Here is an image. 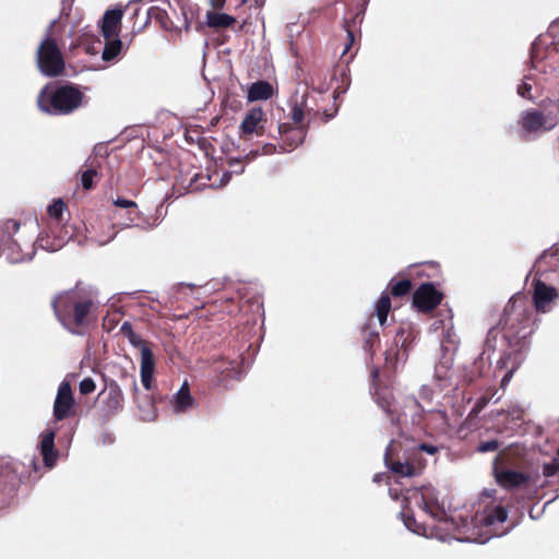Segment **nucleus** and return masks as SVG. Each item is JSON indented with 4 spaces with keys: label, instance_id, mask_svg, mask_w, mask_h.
I'll list each match as a JSON object with an SVG mask.
<instances>
[{
    "label": "nucleus",
    "instance_id": "f257e3e1",
    "mask_svg": "<svg viewBox=\"0 0 559 559\" xmlns=\"http://www.w3.org/2000/svg\"><path fill=\"white\" fill-rule=\"evenodd\" d=\"M51 308L58 322L73 335L84 336L95 321L94 300L76 289L59 293L51 300Z\"/></svg>",
    "mask_w": 559,
    "mask_h": 559
},
{
    "label": "nucleus",
    "instance_id": "f03ea898",
    "mask_svg": "<svg viewBox=\"0 0 559 559\" xmlns=\"http://www.w3.org/2000/svg\"><path fill=\"white\" fill-rule=\"evenodd\" d=\"M48 223L41 231L35 246L46 251L55 252L60 250L73 236L74 227L68 224L67 216H70L67 204L62 199H56L47 207Z\"/></svg>",
    "mask_w": 559,
    "mask_h": 559
},
{
    "label": "nucleus",
    "instance_id": "7ed1b4c3",
    "mask_svg": "<svg viewBox=\"0 0 559 559\" xmlns=\"http://www.w3.org/2000/svg\"><path fill=\"white\" fill-rule=\"evenodd\" d=\"M83 97V93L72 84H47L37 96V106L48 115H69L81 106Z\"/></svg>",
    "mask_w": 559,
    "mask_h": 559
},
{
    "label": "nucleus",
    "instance_id": "20e7f679",
    "mask_svg": "<svg viewBox=\"0 0 559 559\" xmlns=\"http://www.w3.org/2000/svg\"><path fill=\"white\" fill-rule=\"evenodd\" d=\"M37 68L47 78H57L63 74L66 62L63 55L51 36H47L38 46L36 52Z\"/></svg>",
    "mask_w": 559,
    "mask_h": 559
},
{
    "label": "nucleus",
    "instance_id": "39448f33",
    "mask_svg": "<svg viewBox=\"0 0 559 559\" xmlns=\"http://www.w3.org/2000/svg\"><path fill=\"white\" fill-rule=\"evenodd\" d=\"M97 400L100 412L106 419H109L122 412L124 406V395L121 388L115 380L105 382V386L98 393Z\"/></svg>",
    "mask_w": 559,
    "mask_h": 559
},
{
    "label": "nucleus",
    "instance_id": "423d86ee",
    "mask_svg": "<svg viewBox=\"0 0 559 559\" xmlns=\"http://www.w3.org/2000/svg\"><path fill=\"white\" fill-rule=\"evenodd\" d=\"M74 397L71 384L62 381L59 385L53 403V416L57 420H63L73 414Z\"/></svg>",
    "mask_w": 559,
    "mask_h": 559
},
{
    "label": "nucleus",
    "instance_id": "0eeeda50",
    "mask_svg": "<svg viewBox=\"0 0 559 559\" xmlns=\"http://www.w3.org/2000/svg\"><path fill=\"white\" fill-rule=\"evenodd\" d=\"M155 372V357L152 348H143L141 354L140 373L141 382L145 390L150 391L153 388Z\"/></svg>",
    "mask_w": 559,
    "mask_h": 559
},
{
    "label": "nucleus",
    "instance_id": "6e6552de",
    "mask_svg": "<svg viewBox=\"0 0 559 559\" xmlns=\"http://www.w3.org/2000/svg\"><path fill=\"white\" fill-rule=\"evenodd\" d=\"M265 114L261 107L251 108L243 118L240 130L243 134L262 133L261 122L265 121Z\"/></svg>",
    "mask_w": 559,
    "mask_h": 559
},
{
    "label": "nucleus",
    "instance_id": "1a4fd4ad",
    "mask_svg": "<svg viewBox=\"0 0 559 559\" xmlns=\"http://www.w3.org/2000/svg\"><path fill=\"white\" fill-rule=\"evenodd\" d=\"M121 19L122 11L119 9L108 10L105 12L102 24V34L105 39L118 37Z\"/></svg>",
    "mask_w": 559,
    "mask_h": 559
},
{
    "label": "nucleus",
    "instance_id": "9d476101",
    "mask_svg": "<svg viewBox=\"0 0 559 559\" xmlns=\"http://www.w3.org/2000/svg\"><path fill=\"white\" fill-rule=\"evenodd\" d=\"M195 404V400L190 393L188 381H185L179 391L173 396L171 405L176 413H186L192 408Z\"/></svg>",
    "mask_w": 559,
    "mask_h": 559
},
{
    "label": "nucleus",
    "instance_id": "9b49d317",
    "mask_svg": "<svg viewBox=\"0 0 559 559\" xmlns=\"http://www.w3.org/2000/svg\"><path fill=\"white\" fill-rule=\"evenodd\" d=\"M274 87L267 81L253 82L247 91V99L250 103L270 99L274 95Z\"/></svg>",
    "mask_w": 559,
    "mask_h": 559
},
{
    "label": "nucleus",
    "instance_id": "f8f14e48",
    "mask_svg": "<svg viewBox=\"0 0 559 559\" xmlns=\"http://www.w3.org/2000/svg\"><path fill=\"white\" fill-rule=\"evenodd\" d=\"M236 22V17L227 13L207 11L205 14V25L215 31L231 27Z\"/></svg>",
    "mask_w": 559,
    "mask_h": 559
},
{
    "label": "nucleus",
    "instance_id": "ddd939ff",
    "mask_svg": "<svg viewBox=\"0 0 559 559\" xmlns=\"http://www.w3.org/2000/svg\"><path fill=\"white\" fill-rule=\"evenodd\" d=\"M40 452L43 455V460L45 465L48 467H52L56 463L58 452L55 449V432L48 431L46 432L40 441Z\"/></svg>",
    "mask_w": 559,
    "mask_h": 559
},
{
    "label": "nucleus",
    "instance_id": "4468645a",
    "mask_svg": "<svg viewBox=\"0 0 559 559\" xmlns=\"http://www.w3.org/2000/svg\"><path fill=\"white\" fill-rule=\"evenodd\" d=\"M114 204L119 207H123L128 210V226H141V223L144 222V219L141 216V213L138 210V205L135 202L131 200H127L123 198H117L114 201Z\"/></svg>",
    "mask_w": 559,
    "mask_h": 559
},
{
    "label": "nucleus",
    "instance_id": "2eb2a0df",
    "mask_svg": "<svg viewBox=\"0 0 559 559\" xmlns=\"http://www.w3.org/2000/svg\"><path fill=\"white\" fill-rule=\"evenodd\" d=\"M20 468H24V465L20 462H9L1 466V473L7 477L5 485L15 488L22 483L23 473L20 472Z\"/></svg>",
    "mask_w": 559,
    "mask_h": 559
},
{
    "label": "nucleus",
    "instance_id": "dca6fc26",
    "mask_svg": "<svg viewBox=\"0 0 559 559\" xmlns=\"http://www.w3.org/2000/svg\"><path fill=\"white\" fill-rule=\"evenodd\" d=\"M120 333L128 338L129 343L140 349L142 354L143 348H152V344L145 340H143L140 335H138L132 328V324L129 321H124L120 326Z\"/></svg>",
    "mask_w": 559,
    "mask_h": 559
},
{
    "label": "nucleus",
    "instance_id": "f3484780",
    "mask_svg": "<svg viewBox=\"0 0 559 559\" xmlns=\"http://www.w3.org/2000/svg\"><path fill=\"white\" fill-rule=\"evenodd\" d=\"M122 49V43L118 37L106 39V44L103 50L102 58L105 61H112L116 59Z\"/></svg>",
    "mask_w": 559,
    "mask_h": 559
},
{
    "label": "nucleus",
    "instance_id": "a211bd4d",
    "mask_svg": "<svg viewBox=\"0 0 559 559\" xmlns=\"http://www.w3.org/2000/svg\"><path fill=\"white\" fill-rule=\"evenodd\" d=\"M147 17H148V20H154L157 23H159V25L165 29L168 28L169 23H170L167 12L164 9H160L159 7H155V5L151 7L147 10Z\"/></svg>",
    "mask_w": 559,
    "mask_h": 559
},
{
    "label": "nucleus",
    "instance_id": "6ab92c4d",
    "mask_svg": "<svg viewBox=\"0 0 559 559\" xmlns=\"http://www.w3.org/2000/svg\"><path fill=\"white\" fill-rule=\"evenodd\" d=\"M98 175L95 169H86L81 173V185L84 190H91L93 188V180Z\"/></svg>",
    "mask_w": 559,
    "mask_h": 559
},
{
    "label": "nucleus",
    "instance_id": "aec40b11",
    "mask_svg": "<svg viewBox=\"0 0 559 559\" xmlns=\"http://www.w3.org/2000/svg\"><path fill=\"white\" fill-rule=\"evenodd\" d=\"M95 381L90 377L84 378L79 384V391L82 395L91 394L95 391Z\"/></svg>",
    "mask_w": 559,
    "mask_h": 559
},
{
    "label": "nucleus",
    "instance_id": "412c9836",
    "mask_svg": "<svg viewBox=\"0 0 559 559\" xmlns=\"http://www.w3.org/2000/svg\"><path fill=\"white\" fill-rule=\"evenodd\" d=\"M19 228H20V223L14 219H8L4 223V230L8 234V238H10L12 235L17 233Z\"/></svg>",
    "mask_w": 559,
    "mask_h": 559
},
{
    "label": "nucleus",
    "instance_id": "4be33fe9",
    "mask_svg": "<svg viewBox=\"0 0 559 559\" xmlns=\"http://www.w3.org/2000/svg\"><path fill=\"white\" fill-rule=\"evenodd\" d=\"M276 152V146L274 144L267 143L262 146L263 155H272Z\"/></svg>",
    "mask_w": 559,
    "mask_h": 559
},
{
    "label": "nucleus",
    "instance_id": "5701e85b",
    "mask_svg": "<svg viewBox=\"0 0 559 559\" xmlns=\"http://www.w3.org/2000/svg\"><path fill=\"white\" fill-rule=\"evenodd\" d=\"M130 379H131L133 399H134L135 402H138V394H139L138 382H136L135 377H133V376H131Z\"/></svg>",
    "mask_w": 559,
    "mask_h": 559
},
{
    "label": "nucleus",
    "instance_id": "b1692460",
    "mask_svg": "<svg viewBox=\"0 0 559 559\" xmlns=\"http://www.w3.org/2000/svg\"><path fill=\"white\" fill-rule=\"evenodd\" d=\"M226 3V0H210V4L214 10H222Z\"/></svg>",
    "mask_w": 559,
    "mask_h": 559
},
{
    "label": "nucleus",
    "instance_id": "393cba45",
    "mask_svg": "<svg viewBox=\"0 0 559 559\" xmlns=\"http://www.w3.org/2000/svg\"><path fill=\"white\" fill-rule=\"evenodd\" d=\"M146 399H147V405L150 406L151 412L144 416V419H153L154 418V408H155L154 403H153L152 399H150L148 396H146Z\"/></svg>",
    "mask_w": 559,
    "mask_h": 559
},
{
    "label": "nucleus",
    "instance_id": "a878e982",
    "mask_svg": "<svg viewBox=\"0 0 559 559\" xmlns=\"http://www.w3.org/2000/svg\"><path fill=\"white\" fill-rule=\"evenodd\" d=\"M235 165H239V166H241V160H239V159H231V160L229 162V166H230V167H233V166H235Z\"/></svg>",
    "mask_w": 559,
    "mask_h": 559
},
{
    "label": "nucleus",
    "instance_id": "bb28decb",
    "mask_svg": "<svg viewBox=\"0 0 559 559\" xmlns=\"http://www.w3.org/2000/svg\"><path fill=\"white\" fill-rule=\"evenodd\" d=\"M198 177H199V174H198V173H195V174L192 176L191 180H190V185H192L194 181H197Z\"/></svg>",
    "mask_w": 559,
    "mask_h": 559
},
{
    "label": "nucleus",
    "instance_id": "cd10ccee",
    "mask_svg": "<svg viewBox=\"0 0 559 559\" xmlns=\"http://www.w3.org/2000/svg\"><path fill=\"white\" fill-rule=\"evenodd\" d=\"M247 0H239V5L246 4Z\"/></svg>",
    "mask_w": 559,
    "mask_h": 559
},
{
    "label": "nucleus",
    "instance_id": "c85d7f7f",
    "mask_svg": "<svg viewBox=\"0 0 559 559\" xmlns=\"http://www.w3.org/2000/svg\"><path fill=\"white\" fill-rule=\"evenodd\" d=\"M13 241H14V243H15L17 247H20V243H19V241H17L16 239H14Z\"/></svg>",
    "mask_w": 559,
    "mask_h": 559
}]
</instances>
